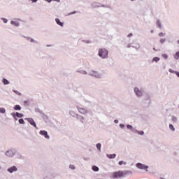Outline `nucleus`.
Returning a JSON list of instances; mask_svg holds the SVG:
<instances>
[{"mask_svg":"<svg viewBox=\"0 0 179 179\" xmlns=\"http://www.w3.org/2000/svg\"><path fill=\"white\" fill-rule=\"evenodd\" d=\"M128 174H131V172L129 171H119L117 172H113L112 174L113 178H121L122 177H125Z\"/></svg>","mask_w":179,"mask_h":179,"instance_id":"1","label":"nucleus"},{"mask_svg":"<svg viewBox=\"0 0 179 179\" xmlns=\"http://www.w3.org/2000/svg\"><path fill=\"white\" fill-rule=\"evenodd\" d=\"M99 55L101 58H107L108 57V51L106 49H99Z\"/></svg>","mask_w":179,"mask_h":179,"instance_id":"2","label":"nucleus"},{"mask_svg":"<svg viewBox=\"0 0 179 179\" xmlns=\"http://www.w3.org/2000/svg\"><path fill=\"white\" fill-rule=\"evenodd\" d=\"M27 120L28 121V122H29V124H31L33 127H34V128L37 129V124H36V122H34V120H33V118L29 117L27 119Z\"/></svg>","mask_w":179,"mask_h":179,"instance_id":"3","label":"nucleus"},{"mask_svg":"<svg viewBox=\"0 0 179 179\" xmlns=\"http://www.w3.org/2000/svg\"><path fill=\"white\" fill-rule=\"evenodd\" d=\"M136 167H137L138 169H141V170H147V169H148V166H145V165H144V164H141V163H137V164H136Z\"/></svg>","mask_w":179,"mask_h":179,"instance_id":"4","label":"nucleus"},{"mask_svg":"<svg viewBox=\"0 0 179 179\" xmlns=\"http://www.w3.org/2000/svg\"><path fill=\"white\" fill-rule=\"evenodd\" d=\"M40 134L43 135L46 139H50V136H48V133L44 130H41L40 131Z\"/></svg>","mask_w":179,"mask_h":179,"instance_id":"5","label":"nucleus"},{"mask_svg":"<svg viewBox=\"0 0 179 179\" xmlns=\"http://www.w3.org/2000/svg\"><path fill=\"white\" fill-rule=\"evenodd\" d=\"M134 92H135L136 96H138V97H141V96H142V92H141L139 90V89H138L136 87L134 88Z\"/></svg>","mask_w":179,"mask_h":179,"instance_id":"6","label":"nucleus"},{"mask_svg":"<svg viewBox=\"0 0 179 179\" xmlns=\"http://www.w3.org/2000/svg\"><path fill=\"white\" fill-rule=\"evenodd\" d=\"M78 110L79 113L81 114H87V110L83 108H78Z\"/></svg>","mask_w":179,"mask_h":179,"instance_id":"7","label":"nucleus"},{"mask_svg":"<svg viewBox=\"0 0 179 179\" xmlns=\"http://www.w3.org/2000/svg\"><path fill=\"white\" fill-rule=\"evenodd\" d=\"M8 171L9 173H13V171H17V168L14 166L13 167H10V168L8 169Z\"/></svg>","mask_w":179,"mask_h":179,"instance_id":"8","label":"nucleus"},{"mask_svg":"<svg viewBox=\"0 0 179 179\" xmlns=\"http://www.w3.org/2000/svg\"><path fill=\"white\" fill-rule=\"evenodd\" d=\"M6 155L7 156H8V157H12L13 156V151H12V150L7 151V152H6Z\"/></svg>","mask_w":179,"mask_h":179,"instance_id":"9","label":"nucleus"},{"mask_svg":"<svg viewBox=\"0 0 179 179\" xmlns=\"http://www.w3.org/2000/svg\"><path fill=\"white\" fill-rule=\"evenodd\" d=\"M106 156L108 159H115L117 155L115 154H108Z\"/></svg>","mask_w":179,"mask_h":179,"instance_id":"10","label":"nucleus"},{"mask_svg":"<svg viewBox=\"0 0 179 179\" xmlns=\"http://www.w3.org/2000/svg\"><path fill=\"white\" fill-rule=\"evenodd\" d=\"M55 22H56V23H57V24H59V26H61L62 27V26H64V24L62 22H61L59 19L56 18Z\"/></svg>","mask_w":179,"mask_h":179,"instance_id":"11","label":"nucleus"},{"mask_svg":"<svg viewBox=\"0 0 179 179\" xmlns=\"http://www.w3.org/2000/svg\"><path fill=\"white\" fill-rule=\"evenodd\" d=\"M14 110H22V107H20V106H19V105H15V106H14Z\"/></svg>","mask_w":179,"mask_h":179,"instance_id":"12","label":"nucleus"},{"mask_svg":"<svg viewBox=\"0 0 179 179\" xmlns=\"http://www.w3.org/2000/svg\"><path fill=\"white\" fill-rule=\"evenodd\" d=\"M96 148L98 149V150H99V152H101V143L96 144Z\"/></svg>","mask_w":179,"mask_h":179,"instance_id":"13","label":"nucleus"},{"mask_svg":"<svg viewBox=\"0 0 179 179\" xmlns=\"http://www.w3.org/2000/svg\"><path fill=\"white\" fill-rule=\"evenodd\" d=\"M16 117H17L18 118H22V117H23V113H19L17 112Z\"/></svg>","mask_w":179,"mask_h":179,"instance_id":"14","label":"nucleus"},{"mask_svg":"<svg viewBox=\"0 0 179 179\" xmlns=\"http://www.w3.org/2000/svg\"><path fill=\"white\" fill-rule=\"evenodd\" d=\"M92 170H93V171H99V167H97L96 166H93Z\"/></svg>","mask_w":179,"mask_h":179,"instance_id":"15","label":"nucleus"},{"mask_svg":"<svg viewBox=\"0 0 179 179\" xmlns=\"http://www.w3.org/2000/svg\"><path fill=\"white\" fill-rule=\"evenodd\" d=\"M175 59H178L179 58V52H177L174 55Z\"/></svg>","mask_w":179,"mask_h":179,"instance_id":"16","label":"nucleus"},{"mask_svg":"<svg viewBox=\"0 0 179 179\" xmlns=\"http://www.w3.org/2000/svg\"><path fill=\"white\" fill-rule=\"evenodd\" d=\"M6 110H5V108H0V113H1L2 114H5Z\"/></svg>","mask_w":179,"mask_h":179,"instance_id":"17","label":"nucleus"},{"mask_svg":"<svg viewBox=\"0 0 179 179\" xmlns=\"http://www.w3.org/2000/svg\"><path fill=\"white\" fill-rule=\"evenodd\" d=\"M153 61L155 62H157L160 61V58H159L157 57H155L153 58Z\"/></svg>","mask_w":179,"mask_h":179,"instance_id":"18","label":"nucleus"},{"mask_svg":"<svg viewBox=\"0 0 179 179\" xmlns=\"http://www.w3.org/2000/svg\"><path fill=\"white\" fill-rule=\"evenodd\" d=\"M4 85H9V81L6 80V78L3 79V80Z\"/></svg>","mask_w":179,"mask_h":179,"instance_id":"19","label":"nucleus"},{"mask_svg":"<svg viewBox=\"0 0 179 179\" xmlns=\"http://www.w3.org/2000/svg\"><path fill=\"white\" fill-rule=\"evenodd\" d=\"M122 164L125 165V164H127V162H125L124 161L119 162V166H122Z\"/></svg>","mask_w":179,"mask_h":179,"instance_id":"20","label":"nucleus"},{"mask_svg":"<svg viewBox=\"0 0 179 179\" xmlns=\"http://www.w3.org/2000/svg\"><path fill=\"white\" fill-rule=\"evenodd\" d=\"M169 128L170 129H171V131H176V129L174 128V126H173V124H170Z\"/></svg>","mask_w":179,"mask_h":179,"instance_id":"21","label":"nucleus"},{"mask_svg":"<svg viewBox=\"0 0 179 179\" xmlns=\"http://www.w3.org/2000/svg\"><path fill=\"white\" fill-rule=\"evenodd\" d=\"M162 57H163V58H164L165 59H167V58H169V56H167V55H166V54H162Z\"/></svg>","mask_w":179,"mask_h":179,"instance_id":"22","label":"nucleus"},{"mask_svg":"<svg viewBox=\"0 0 179 179\" xmlns=\"http://www.w3.org/2000/svg\"><path fill=\"white\" fill-rule=\"evenodd\" d=\"M12 24H14V26H19V24L16 23L15 21L11 22Z\"/></svg>","mask_w":179,"mask_h":179,"instance_id":"23","label":"nucleus"},{"mask_svg":"<svg viewBox=\"0 0 179 179\" xmlns=\"http://www.w3.org/2000/svg\"><path fill=\"white\" fill-rule=\"evenodd\" d=\"M19 122H20V124H24V120L23 119H20V120H19Z\"/></svg>","mask_w":179,"mask_h":179,"instance_id":"24","label":"nucleus"},{"mask_svg":"<svg viewBox=\"0 0 179 179\" xmlns=\"http://www.w3.org/2000/svg\"><path fill=\"white\" fill-rule=\"evenodd\" d=\"M137 133L138 134V135H143L144 134L143 131H137Z\"/></svg>","mask_w":179,"mask_h":179,"instance_id":"25","label":"nucleus"},{"mask_svg":"<svg viewBox=\"0 0 179 179\" xmlns=\"http://www.w3.org/2000/svg\"><path fill=\"white\" fill-rule=\"evenodd\" d=\"M159 37H164V34H163V32H161L159 34Z\"/></svg>","mask_w":179,"mask_h":179,"instance_id":"26","label":"nucleus"},{"mask_svg":"<svg viewBox=\"0 0 179 179\" xmlns=\"http://www.w3.org/2000/svg\"><path fill=\"white\" fill-rule=\"evenodd\" d=\"M70 169H71V170H75V166L70 165Z\"/></svg>","mask_w":179,"mask_h":179,"instance_id":"27","label":"nucleus"},{"mask_svg":"<svg viewBox=\"0 0 179 179\" xmlns=\"http://www.w3.org/2000/svg\"><path fill=\"white\" fill-rule=\"evenodd\" d=\"M164 41H166V39L162 38L160 40V43H162V44H163V43H164Z\"/></svg>","mask_w":179,"mask_h":179,"instance_id":"28","label":"nucleus"},{"mask_svg":"<svg viewBox=\"0 0 179 179\" xmlns=\"http://www.w3.org/2000/svg\"><path fill=\"white\" fill-rule=\"evenodd\" d=\"M169 72L171 73H175V71H173V69H169Z\"/></svg>","mask_w":179,"mask_h":179,"instance_id":"29","label":"nucleus"},{"mask_svg":"<svg viewBox=\"0 0 179 179\" xmlns=\"http://www.w3.org/2000/svg\"><path fill=\"white\" fill-rule=\"evenodd\" d=\"M127 128H128V129H132V126H131V125H127Z\"/></svg>","mask_w":179,"mask_h":179,"instance_id":"30","label":"nucleus"},{"mask_svg":"<svg viewBox=\"0 0 179 179\" xmlns=\"http://www.w3.org/2000/svg\"><path fill=\"white\" fill-rule=\"evenodd\" d=\"M172 120H173V121H177V117H172Z\"/></svg>","mask_w":179,"mask_h":179,"instance_id":"31","label":"nucleus"},{"mask_svg":"<svg viewBox=\"0 0 179 179\" xmlns=\"http://www.w3.org/2000/svg\"><path fill=\"white\" fill-rule=\"evenodd\" d=\"M75 13H76V11H73L72 13H69V15H75Z\"/></svg>","mask_w":179,"mask_h":179,"instance_id":"32","label":"nucleus"},{"mask_svg":"<svg viewBox=\"0 0 179 179\" xmlns=\"http://www.w3.org/2000/svg\"><path fill=\"white\" fill-rule=\"evenodd\" d=\"M3 20L4 23H8V20L7 19L4 18Z\"/></svg>","mask_w":179,"mask_h":179,"instance_id":"33","label":"nucleus"},{"mask_svg":"<svg viewBox=\"0 0 179 179\" xmlns=\"http://www.w3.org/2000/svg\"><path fill=\"white\" fill-rule=\"evenodd\" d=\"M128 37H132V34H129Z\"/></svg>","mask_w":179,"mask_h":179,"instance_id":"34","label":"nucleus"},{"mask_svg":"<svg viewBox=\"0 0 179 179\" xmlns=\"http://www.w3.org/2000/svg\"><path fill=\"white\" fill-rule=\"evenodd\" d=\"M115 124H118V120H115Z\"/></svg>","mask_w":179,"mask_h":179,"instance_id":"35","label":"nucleus"},{"mask_svg":"<svg viewBox=\"0 0 179 179\" xmlns=\"http://www.w3.org/2000/svg\"><path fill=\"white\" fill-rule=\"evenodd\" d=\"M11 115H13V117H15V113H11Z\"/></svg>","mask_w":179,"mask_h":179,"instance_id":"36","label":"nucleus"},{"mask_svg":"<svg viewBox=\"0 0 179 179\" xmlns=\"http://www.w3.org/2000/svg\"><path fill=\"white\" fill-rule=\"evenodd\" d=\"M32 2H36L38 0H31Z\"/></svg>","mask_w":179,"mask_h":179,"instance_id":"37","label":"nucleus"},{"mask_svg":"<svg viewBox=\"0 0 179 179\" xmlns=\"http://www.w3.org/2000/svg\"><path fill=\"white\" fill-rule=\"evenodd\" d=\"M120 127H121L122 128H124V124H120Z\"/></svg>","mask_w":179,"mask_h":179,"instance_id":"38","label":"nucleus"},{"mask_svg":"<svg viewBox=\"0 0 179 179\" xmlns=\"http://www.w3.org/2000/svg\"><path fill=\"white\" fill-rule=\"evenodd\" d=\"M48 2H51V1H52V0H47Z\"/></svg>","mask_w":179,"mask_h":179,"instance_id":"39","label":"nucleus"},{"mask_svg":"<svg viewBox=\"0 0 179 179\" xmlns=\"http://www.w3.org/2000/svg\"><path fill=\"white\" fill-rule=\"evenodd\" d=\"M55 1H56L57 2H59V0H55Z\"/></svg>","mask_w":179,"mask_h":179,"instance_id":"40","label":"nucleus"},{"mask_svg":"<svg viewBox=\"0 0 179 179\" xmlns=\"http://www.w3.org/2000/svg\"><path fill=\"white\" fill-rule=\"evenodd\" d=\"M153 50H154V51H156V49L155 48H153Z\"/></svg>","mask_w":179,"mask_h":179,"instance_id":"41","label":"nucleus"},{"mask_svg":"<svg viewBox=\"0 0 179 179\" xmlns=\"http://www.w3.org/2000/svg\"><path fill=\"white\" fill-rule=\"evenodd\" d=\"M14 93H16V91L15 90H13Z\"/></svg>","mask_w":179,"mask_h":179,"instance_id":"42","label":"nucleus"},{"mask_svg":"<svg viewBox=\"0 0 179 179\" xmlns=\"http://www.w3.org/2000/svg\"><path fill=\"white\" fill-rule=\"evenodd\" d=\"M16 120H17V118H15Z\"/></svg>","mask_w":179,"mask_h":179,"instance_id":"43","label":"nucleus"},{"mask_svg":"<svg viewBox=\"0 0 179 179\" xmlns=\"http://www.w3.org/2000/svg\"><path fill=\"white\" fill-rule=\"evenodd\" d=\"M131 1H135V0H131Z\"/></svg>","mask_w":179,"mask_h":179,"instance_id":"44","label":"nucleus"}]
</instances>
